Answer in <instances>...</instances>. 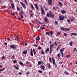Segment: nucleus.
<instances>
[{
    "mask_svg": "<svg viewBox=\"0 0 77 77\" xmlns=\"http://www.w3.org/2000/svg\"><path fill=\"white\" fill-rule=\"evenodd\" d=\"M46 16L47 17H49L50 16V14H49V13H47L46 14Z\"/></svg>",
    "mask_w": 77,
    "mask_h": 77,
    "instance_id": "39",
    "label": "nucleus"
},
{
    "mask_svg": "<svg viewBox=\"0 0 77 77\" xmlns=\"http://www.w3.org/2000/svg\"><path fill=\"white\" fill-rule=\"evenodd\" d=\"M35 7L36 8V9L38 10L39 9H38V4H35Z\"/></svg>",
    "mask_w": 77,
    "mask_h": 77,
    "instance_id": "24",
    "label": "nucleus"
},
{
    "mask_svg": "<svg viewBox=\"0 0 77 77\" xmlns=\"http://www.w3.org/2000/svg\"><path fill=\"white\" fill-rule=\"evenodd\" d=\"M60 29H61V30H63V31H65V29L64 28V27H61Z\"/></svg>",
    "mask_w": 77,
    "mask_h": 77,
    "instance_id": "26",
    "label": "nucleus"
},
{
    "mask_svg": "<svg viewBox=\"0 0 77 77\" xmlns=\"http://www.w3.org/2000/svg\"><path fill=\"white\" fill-rule=\"evenodd\" d=\"M50 33L51 34V36H52V35H53V32H52L51 31V32H50Z\"/></svg>",
    "mask_w": 77,
    "mask_h": 77,
    "instance_id": "50",
    "label": "nucleus"
},
{
    "mask_svg": "<svg viewBox=\"0 0 77 77\" xmlns=\"http://www.w3.org/2000/svg\"><path fill=\"white\" fill-rule=\"evenodd\" d=\"M23 54H27V50L24 51L23 52Z\"/></svg>",
    "mask_w": 77,
    "mask_h": 77,
    "instance_id": "14",
    "label": "nucleus"
},
{
    "mask_svg": "<svg viewBox=\"0 0 77 77\" xmlns=\"http://www.w3.org/2000/svg\"><path fill=\"white\" fill-rule=\"evenodd\" d=\"M71 35H74V36H75V35H77V33H76L75 34V33H71Z\"/></svg>",
    "mask_w": 77,
    "mask_h": 77,
    "instance_id": "34",
    "label": "nucleus"
},
{
    "mask_svg": "<svg viewBox=\"0 0 77 77\" xmlns=\"http://www.w3.org/2000/svg\"><path fill=\"white\" fill-rule=\"evenodd\" d=\"M54 65H55L56 68H57V66L56 63H55V64H54Z\"/></svg>",
    "mask_w": 77,
    "mask_h": 77,
    "instance_id": "49",
    "label": "nucleus"
},
{
    "mask_svg": "<svg viewBox=\"0 0 77 77\" xmlns=\"http://www.w3.org/2000/svg\"><path fill=\"white\" fill-rule=\"evenodd\" d=\"M16 45H10V47L11 48H12L13 49H16V47H15Z\"/></svg>",
    "mask_w": 77,
    "mask_h": 77,
    "instance_id": "7",
    "label": "nucleus"
},
{
    "mask_svg": "<svg viewBox=\"0 0 77 77\" xmlns=\"http://www.w3.org/2000/svg\"><path fill=\"white\" fill-rule=\"evenodd\" d=\"M34 20L36 22H38V20L36 19H34Z\"/></svg>",
    "mask_w": 77,
    "mask_h": 77,
    "instance_id": "56",
    "label": "nucleus"
},
{
    "mask_svg": "<svg viewBox=\"0 0 77 77\" xmlns=\"http://www.w3.org/2000/svg\"><path fill=\"white\" fill-rule=\"evenodd\" d=\"M25 46H27V43H26V42H25Z\"/></svg>",
    "mask_w": 77,
    "mask_h": 77,
    "instance_id": "64",
    "label": "nucleus"
},
{
    "mask_svg": "<svg viewBox=\"0 0 77 77\" xmlns=\"http://www.w3.org/2000/svg\"><path fill=\"white\" fill-rule=\"evenodd\" d=\"M75 50H76V48H74V50H73V51H75Z\"/></svg>",
    "mask_w": 77,
    "mask_h": 77,
    "instance_id": "63",
    "label": "nucleus"
},
{
    "mask_svg": "<svg viewBox=\"0 0 77 77\" xmlns=\"http://www.w3.org/2000/svg\"><path fill=\"white\" fill-rule=\"evenodd\" d=\"M14 66V68H15V69H19V68L18 67L16 66L15 65Z\"/></svg>",
    "mask_w": 77,
    "mask_h": 77,
    "instance_id": "30",
    "label": "nucleus"
},
{
    "mask_svg": "<svg viewBox=\"0 0 77 77\" xmlns=\"http://www.w3.org/2000/svg\"><path fill=\"white\" fill-rule=\"evenodd\" d=\"M64 50H65V48H63V49H61L60 51L61 54H62V57H63V51H64Z\"/></svg>",
    "mask_w": 77,
    "mask_h": 77,
    "instance_id": "3",
    "label": "nucleus"
},
{
    "mask_svg": "<svg viewBox=\"0 0 77 77\" xmlns=\"http://www.w3.org/2000/svg\"><path fill=\"white\" fill-rule=\"evenodd\" d=\"M52 59L53 60V64H54L56 63H55V60H54V58H53V57H52Z\"/></svg>",
    "mask_w": 77,
    "mask_h": 77,
    "instance_id": "16",
    "label": "nucleus"
},
{
    "mask_svg": "<svg viewBox=\"0 0 77 77\" xmlns=\"http://www.w3.org/2000/svg\"><path fill=\"white\" fill-rule=\"evenodd\" d=\"M38 63L39 65H41V64H42V63H44L42 61H39L38 62Z\"/></svg>",
    "mask_w": 77,
    "mask_h": 77,
    "instance_id": "23",
    "label": "nucleus"
},
{
    "mask_svg": "<svg viewBox=\"0 0 77 77\" xmlns=\"http://www.w3.org/2000/svg\"><path fill=\"white\" fill-rule=\"evenodd\" d=\"M40 29H45V27H41V28H40Z\"/></svg>",
    "mask_w": 77,
    "mask_h": 77,
    "instance_id": "48",
    "label": "nucleus"
},
{
    "mask_svg": "<svg viewBox=\"0 0 77 77\" xmlns=\"http://www.w3.org/2000/svg\"><path fill=\"white\" fill-rule=\"evenodd\" d=\"M4 44L6 45V46H7V45H8V43H7V42L6 43V42H5L4 43Z\"/></svg>",
    "mask_w": 77,
    "mask_h": 77,
    "instance_id": "54",
    "label": "nucleus"
},
{
    "mask_svg": "<svg viewBox=\"0 0 77 77\" xmlns=\"http://www.w3.org/2000/svg\"><path fill=\"white\" fill-rule=\"evenodd\" d=\"M20 17H21V18H24V17H23V16L22 15H20Z\"/></svg>",
    "mask_w": 77,
    "mask_h": 77,
    "instance_id": "47",
    "label": "nucleus"
},
{
    "mask_svg": "<svg viewBox=\"0 0 77 77\" xmlns=\"http://www.w3.org/2000/svg\"><path fill=\"white\" fill-rule=\"evenodd\" d=\"M33 51L34 52L33 54L34 55H35V54H36V52L35 51V49H33Z\"/></svg>",
    "mask_w": 77,
    "mask_h": 77,
    "instance_id": "22",
    "label": "nucleus"
},
{
    "mask_svg": "<svg viewBox=\"0 0 77 77\" xmlns=\"http://www.w3.org/2000/svg\"><path fill=\"white\" fill-rule=\"evenodd\" d=\"M38 50H41V47H40V46H39L38 47Z\"/></svg>",
    "mask_w": 77,
    "mask_h": 77,
    "instance_id": "55",
    "label": "nucleus"
},
{
    "mask_svg": "<svg viewBox=\"0 0 77 77\" xmlns=\"http://www.w3.org/2000/svg\"><path fill=\"white\" fill-rule=\"evenodd\" d=\"M4 70H5V67H4L2 70L0 69V71H4Z\"/></svg>",
    "mask_w": 77,
    "mask_h": 77,
    "instance_id": "36",
    "label": "nucleus"
},
{
    "mask_svg": "<svg viewBox=\"0 0 77 77\" xmlns=\"http://www.w3.org/2000/svg\"><path fill=\"white\" fill-rule=\"evenodd\" d=\"M19 63L21 66H23V65H24V63L22 62V61L19 62Z\"/></svg>",
    "mask_w": 77,
    "mask_h": 77,
    "instance_id": "13",
    "label": "nucleus"
},
{
    "mask_svg": "<svg viewBox=\"0 0 77 77\" xmlns=\"http://www.w3.org/2000/svg\"><path fill=\"white\" fill-rule=\"evenodd\" d=\"M42 14H44V13H45V11H44V9H42Z\"/></svg>",
    "mask_w": 77,
    "mask_h": 77,
    "instance_id": "29",
    "label": "nucleus"
},
{
    "mask_svg": "<svg viewBox=\"0 0 77 77\" xmlns=\"http://www.w3.org/2000/svg\"><path fill=\"white\" fill-rule=\"evenodd\" d=\"M59 19H60V20L63 21V20H64V19H65V17L63 15H60L59 16Z\"/></svg>",
    "mask_w": 77,
    "mask_h": 77,
    "instance_id": "2",
    "label": "nucleus"
},
{
    "mask_svg": "<svg viewBox=\"0 0 77 77\" xmlns=\"http://www.w3.org/2000/svg\"><path fill=\"white\" fill-rule=\"evenodd\" d=\"M61 12L62 14H66V11L64 10H63L61 11Z\"/></svg>",
    "mask_w": 77,
    "mask_h": 77,
    "instance_id": "10",
    "label": "nucleus"
},
{
    "mask_svg": "<svg viewBox=\"0 0 77 77\" xmlns=\"http://www.w3.org/2000/svg\"><path fill=\"white\" fill-rule=\"evenodd\" d=\"M47 65L48 66V68H50L51 67V65L50 63H47Z\"/></svg>",
    "mask_w": 77,
    "mask_h": 77,
    "instance_id": "20",
    "label": "nucleus"
},
{
    "mask_svg": "<svg viewBox=\"0 0 77 77\" xmlns=\"http://www.w3.org/2000/svg\"><path fill=\"white\" fill-rule=\"evenodd\" d=\"M41 52L42 53V54H43V55L45 54V53H44V51H41Z\"/></svg>",
    "mask_w": 77,
    "mask_h": 77,
    "instance_id": "43",
    "label": "nucleus"
},
{
    "mask_svg": "<svg viewBox=\"0 0 77 77\" xmlns=\"http://www.w3.org/2000/svg\"><path fill=\"white\" fill-rule=\"evenodd\" d=\"M11 5L12 6V8H13V9H14V8H15V5H14V4L12 3L11 4Z\"/></svg>",
    "mask_w": 77,
    "mask_h": 77,
    "instance_id": "18",
    "label": "nucleus"
},
{
    "mask_svg": "<svg viewBox=\"0 0 77 77\" xmlns=\"http://www.w3.org/2000/svg\"><path fill=\"white\" fill-rule=\"evenodd\" d=\"M64 34L65 36H67V34H66V33H64Z\"/></svg>",
    "mask_w": 77,
    "mask_h": 77,
    "instance_id": "60",
    "label": "nucleus"
},
{
    "mask_svg": "<svg viewBox=\"0 0 77 77\" xmlns=\"http://www.w3.org/2000/svg\"><path fill=\"white\" fill-rule=\"evenodd\" d=\"M67 22H68V23H70V22H71V20H69V19H67Z\"/></svg>",
    "mask_w": 77,
    "mask_h": 77,
    "instance_id": "45",
    "label": "nucleus"
},
{
    "mask_svg": "<svg viewBox=\"0 0 77 77\" xmlns=\"http://www.w3.org/2000/svg\"><path fill=\"white\" fill-rule=\"evenodd\" d=\"M59 46H58L57 49V51H58V50H59Z\"/></svg>",
    "mask_w": 77,
    "mask_h": 77,
    "instance_id": "61",
    "label": "nucleus"
},
{
    "mask_svg": "<svg viewBox=\"0 0 77 77\" xmlns=\"http://www.w3.org/2000/svg\"><path fill=\"white\" fill-rule=\"evenodd\" d=\"M48 51H49V48H48L45 50V53L46 54H48Z\"/></svg>",
    "mask_w": 77,
    "mask_h": 77,
    "instance_id": "11",
    "label": "nucleus"
},
{
    "mask_svg": "<svg viewBox=\"0 0 77 77\" xmlns=\"http://www.w3.org/2000/svg\"><path fill=\"white\" fill-rule=\"evenodd\" d=\"M38 72H39V73H42V71L41 70H39L38 71Z\"/></svg>",
    "mask_w": 77,
    "mask_h": 77,
    "instance_id": "42",
    "label": "nucleus"
},
{
    "mask_svg": "<svg viewBox=\"0 0 77 77\" xmlns=\"http://www.w3.org/2000/svg\"><path fill=\"white\" fill-rule=\"evenodd\" d=\"M17 11H20V9L19 8L17 7Z\"/></svg>",
    "mask_w": 77,
    "mask_h": 77,
    "instance_id": "52",
    "label": "nucleus"
},
{
    "mask_svg": "<svg viewBox=\"0 0 77 77\" xmlns=\"http://www.w3.org/2000/svg\"><path fill=\"white\" fill-rule=\"evenodd\" d=\"M64 73L65 74H66V75H69V73H68V72L66 71H65V70L64 71Z\"/></svg>",
    "mask_w": 77,
    "mask_h": 77,
    "instance_id": "15",
    "label": "nucleus"
},
{
    "mask_svg": "<svg viewBox=\"0 0 77 77\" xmlns=\"http://www.w3.org/2000/svg\"><path fill=\"white\" fill-rule=\"evenodd\" d=\"M53 45L54 46L55 45H54V44H52L50 46L49 54H51V52H52V51H53V50H52V47H53Z\"/></svg>",
    "mask_w": 77,
    "mask_h": 77,
    "instance_id": "1",
    "label": "nucleus"
},
{
    "mask_svg": "<svg viewBox=\"0 0 77 77\" xmlns=\"http://www.w3.org/2000/svg\"><path fill=\"white\" fill-rule=\"evenodd\" d=\"M71 20L72 21H74V19H71Z\"/></svg>",
    "mask_w": 77,
    "mask_h": 77,
    "instance_id": "62",
    "label": "nucleus"
},
{
    "mask_svg": "<svg viewBox=\"0 0 77 77\" xmlns=\"http://www.w3.org/2000/svg\"><path fill=\"white\" fill-rule=\"evenodd\" d=\"M40 68L41 69H42L43 71H44L45 70V66L44 64H42L40 66Z\"/></svg>",
    "mask_w": 77,
    "mask_h": 77,
    "instance_id": "4",
    "label": "nucleus"
},
{
    "mask_svg": "<svg viewBox=\"0 0 77 77\" xmlns=\"http://www.w3.org/2000/svg\"><path fill=\"white\" fill-rule=\"evenodd\" d=\"M13 62L14 63H17V60H14L13 61Z\"/></svg>",
    "mask_w": 77,
    "mask_h": 77,
    "instance_id": "38",
    "label": "nucleus"
},
{
    "mask_svg": "<svg viewBox=\"0 0 77 77\" xmlns=\"http://www.w3.org/2000/svg\"><path fill=\"white\" fill-rule=\"evenodd\" d=\"M70 57V55H66V57Z\"/></svg>",
    "mask_w": 77,
    "mask_h": 77,
    "instance_id": "51",
    "label": "nucleus"
},
{
    "mask_svg": "<svg viewBox=\"0 0 77 77\" xmlns=\"http://www.w3.org/2000/svg\"><path fill=\"white\" fill-rule=\"evenodd\" d=\"M30 5L31 6V8H32V10H34V9H35V8H34V7H33V6L31 4H30Z\"/></svg>",
    "mask_w": 77,
    "mask_h": 77,
    "instance_id": "17",
    "label": "nucleus"
},
{
    "mask_svg": "<svg viewBox=\"0 0 77 77\" xmlns=\"http://www.w3.org/2000/svg\"><path fill=\"white\" fill-rule=\"evenodd\" d=\"M7 40L8 41L12 42V40H11V39L9 38H7Z\"/></svg>",
    "mask_w": 77,
    "mask_h": 77,
    "instance_id": "40",
    "label": "nucleus"
},
{
    "mask_svg": "<svg viewBox=\"0 0 77 77\" xmlns=\"http://www.w3.org/2000/svg\"><path fill=\"white\" fill-rule=\"evenodd\" d=\"M57 56L58 57V59H60V54H57Z\"/></svg>",
    "mask_w": 77,
    "mask_h": 77,
    "instance_id": "31",
    "label": "nucleus"
},
{
    "mask_svg": "<svg viewBox=\"0 0 77 77\" xmlns=\"http://www.w3.org/2000/svg\"><path fill=\"white\" fill-rule=\"evenodd\" d=\"M30 54L32 57L33 56V50L32 49H31Z\"/></svg>",
    "mask_w": 77,
    "mask_h": 77,
    "instance_id": "9",
    "label": "nucleus"
},
{
    "mask_svg": "<svg viewBox=\"0 0 77 77\" xmlns=\"http://www.w3.org/2000/svg\"><path fill=\"white\" fill-rule=\"evenodd\" d=\"M54 44L55 45H57V42H54Z\"/></svg>",
    "mask_w": 77,
    "mask_h": 77,
    "instance_id": "57",
    "label": "nucleus"
},
{
    "mask_svg": "<svg viewBox=\"0 0 77 77\" xmlns=\"http://www.w3.org/2000/svg\"><path fill=\"white\" fill-rule=\"evenodd\" d=\"M69 45L71 46H72V42L71 41L69 42Z\"/></svg>",
    "mask_w": 77,
    "mask_h": 77,
    "instance_id": "27",
    "label": "nucleus"
},
{
    "mask_svg": "<svg viewBox=\"0 0 77 77\" xmlns=\"http://www.w3.org/2000/svg\"><path fill=\"white\" fill-rule=\"evenodd\" d=\"M49 59L50 62H52V60H51V58L49 57Z\"/></svg>",
    "mask_w": 77,
    "mask_h": 77,
    "instance_id": "35",
    "label": "nucleus"
},
{
    "mask_svg": "<svg viewBox=\"0 0 77 77\" xmlns=\"http://www.w3.org/2000/svg\"><path fill=\"white\" fill-rule=\"evenodd\" d=\"M33 47H38V45H33Z\"/></svg>",
    "mask_w": 77,
    "mask_h": 77,
    "instance_id": "41",
    "label": "nucleus"
},
{
    "mask_svg": "<svg viewBox=\"0 0 77 77\" xmlns=\"http://www.w3.org/2000/svg\"><path fill=\"white\" fill-rule=\"evenodd\" d=\"M5 59V57L4 56H3L2 57V58H1V59L3 60V59Z\"/></svg>",
    "mask_w": 77,
    "mask_h": 77,
    "instance_id": "33",
    "label": "nucleus"
},
{
    "mask_svg": "<svg viewBox=\"0 0 77 77\" xmlns=\"http://www.w3.org/2000/svg\"><path fill=\"white\" fill-rule=\"evenodd\" d=\"M48 3L49 5H51L53 4V0H48Z\"/></svg>",
    "mask_w": 77,
    "mask_h": 77,
    "instance_id": "5",
    "label": "nucleus"
},
{
    "mask_svg": "<svg viewBox=\"0 0 77 77\" xmlns=\"http://www.w3.org/2000/svg\"><path fill=\"white\" fill-rule=\"evenodd\" d=\"M55 25H57L58 24V22L57 21H55Z\"/></svg>",
    "mask_w": 77,
    "mask_h": 77,
    "instance_id": "32",
    "label": "nucleus"
},
{
    "mask_svg": "<svg viewBox=\"0 0 77 77\" xmlns=\"http://www.w3.org/2000/svg\"><path fill=\"white\" fill-rule=\"evenodd\" d=\"M20 4L21 5H22V6H23V8H24V9H26V6H25V5L24 4L23 2H20Z\"/></svg>",
    "mask_w": 77,
    "mask_h": 77,
    "instance_id": "8",
    "label": "nucleus"
},
{
    "mask_svg": "<svg viewBox=\"0 0 77 77\" xmlns=\"http://www.w3.org/2000/svg\"><path fill=\"white\" fill-rule=\"evenodd\" d=\"M15 37L17 39H18V38H19V37L18 36H17L16 35H15Z\"/></svg>",
    "mask_w": 77,
    "mask_h": 77,
    "instance_id": "58",
    "label": "nucleus"
},
{
    "mask_svg": "<svg viewBox=\"0 0 77 77\" xmlns=\"http://www.w3.org/2000/svg\"><path fill=\"white\" fill-rule=\"evenodd\" d=\"M38 23L39 24V25H41V24H42V23L40 22V21H38Z\"/></svg>",
    "mask_w": 77,
    "mask_h": 77,
    "instance_id": "46",
    "label": "nucleus"
},
{
    "mask_svg": "<svg viewBox=\"0 0 77 77\" xmlns=\"http://www.w3.org/2000/svg\"><path fill=\"white\" fill-rule=\"evenodd\" d=\"M20 12H21V13L23 15H25V13H24V11H23V10H22L21 11H20Z\"/></svg>",
    "mask_w": 77,
    "mask_h": 77,
    "instance_id": "21",
    "label": "nucleus"
},
{
    "mask_svg": "<svg viewBox=\"0 0 77 77\" xmlns=\"http://www.w3.org/2000/svg\"><path fill=\"white\" fill-rule=\"evenodd\" d=\"M44 20L46 23H47L48 21V19L47 18V17H45Z\"/></svg>",
    "mask_w": 77,
    "mask_h": 77,
    "instance_id": "12",
    "label": "nucleus"
},
{
    "mask_svg": "<svg viewBox=\"0 0 77 77\" xmlns=\"http://www.w3.org/2000/svg\"><path fill=\"white\" fill-rule=\"evenodd\" d=\"M35 40L36 41V44H37L38 42V41L40 40V38H39V36H38L37 37H36L35 38Z\"/></svg>",
    "mask_w": 77,
    "mask_h": 77,
    "instance_id": "6",
    "label": "nucleus"
},
{
    "mask_svg": "<svg viewBox=\"0 0 77 77\" xmlns=\"http://www.w3.org/2000/svg\"><path fill=\"white\" fill-rule=\"evenodd\" d=\"M20 43L21 45H23V44H24V43L23 42H21L20 41Z\"/></svg>",
    "mask_w": 77,
    "mask_h": 77,
    "instance_id": "53",
    "label": "nucleus"
},
{
    "mask_svg": "<svg viewBox=\"0 0 77 77\" xmlns=\"http://www.w3.org/2000/svg\"><path fill=\"white\" fill-rule=\"evenodd\" d=\"M23 1L25 2V3L26 5H27V0H23Z\"/></svg>",
    "mask_w": 77,
    "mask_h": 77,
    "instance_id": "37",
    "label": "nucleus"
},
{
    "mask_svg": "<svg viewBox=\"0 0 77 77\" xmlns=\"http://www.w3.org/2000/svg\"><path fill=\"white\" fill-rule=\"evenodd\" d=\"M46 34L50 36V32H46Z\"/></svg>",
    "mask_w": 77,
    "mask_h": 77,
    "instance_id": "44",
    "label": "nucleus"
},
{
    "mask_svg": "<svg viewBox=\"0 0 77 77\" xmlns=\"http://www.w3.org/2000/svg\"><path fill=\"white\" fill-rule=\"evenodd\" d=\"M69 30H70V29L67 28H65L64 30V31H69Z\"/></svg>",
    "mask_w": 77,
    "mask_h": 77,
    "instance_id": "25",
    "label": "nucleus"
},
{
    "mask_svg": "<svg viewBox=\"0 0 77 77\" xmlns=\"http://www.w3.org/2000/svg\"><path fill=\"white\" fill-rule=\"evenodd\" d=\"M51 17V18H54V14H51L50 15Z\"/></svg>",
    "mask_w": 77,
    "mask_h": 77,
    "instance_id": "28",
    "label": "nucleus"
},
{
    "mask_svg": "<svg viewBox=\"0 0 77 77\" xmlns=\"http://www.w3.org/2000/svg\"><path fill=\"white\" fill-rule=\"evenodd\" d=\"M59 4L60 5V6L61 7L63 6V4L60 2H58Z\"/></svg>",
    "mask_w": 77,
    "mask_h": 77,
    "instance_id": "19",
    "label": "nucleus"
},
{
    "mask_svg": "<svg viewBox=\"0 0 77 77\" xmlns=\"http://www.w3.org/2000/svg\"><path fill=\"white\" fill-rule=\"evenodd\" d=\"M15 56L14 55H13L12 56V57L13 58V59H14V57Z\"/></svg>",
    "mask_w": 77,
    "mask_h": 77,
    "instance_id": "59",
    "label": "nucleus"
}]
</instances>
